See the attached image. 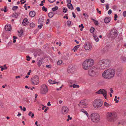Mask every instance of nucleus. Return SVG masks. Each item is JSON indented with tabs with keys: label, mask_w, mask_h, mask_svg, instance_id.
Segmentation results:
<instances>
[{
	"label": "nucleus",
	"mask_w": 126,
	"mask_h": 126,
	"mask_svg": "<svg viewBox=\"0 0 126 126\" xmlns=\"http://www.w3.org/2000/svg\"><path fill=\"white\" fill-rule=\"evenodd\" d=\"M48 0L49 2L52 3L54 2L55 0Z\"/></svg>",
	"instance_id": "52"
},
{
	"label": "nucleus",
	"mask_w": 126,
	"mask_h": 126,
	"mask_svg": "<svg viewBox=\"0 0 126 126\" xmlns=\"http://www.w3.org/2000/svg\"><path fill=\"white\" fill-rule=\"evenodd\" d=\"M54 14L53 13V12H50L48 14V16L49 17H50V18H51L52 17H53V16H54Z\"/></svg>",
	"instance_id": "21"
},
{
	"label": "nucleus",
	"mask_w": 126,
	"mask_h": 126,
	"mask_svg": "<svg viewBox=\"0 0 126 126\" xmlns=\"http://www.w3.org/2000/svg\"><path fill=\"white\" fill-rule=\"evenodd\" d=\"M5 29L6 31H9L11 30V25L9 24H7L6 25L5 27Z\"/></svg>",
	"instance_id": "15"
},
{
	"label": "nucleus",
	"mask_w": 126,
	"mask_h": 126,
	"mask_svg": "<svg viewBox=\"0 0 126 126\" xmlns=\"http://www.w3.org/2000/svg\"><path fill=\"white\" fill-rule=\"evenodd\" d=\"M91 118L92 121L95 123L99 122L100 120L99 115L96 113H92L91 115Z\"/></svg>",
	"instance_id": "6"
},
{
	"label": "nucleus",
	"mask_w": 126,
	"mask_h": 126,
	"mask_svg": "<svg viewBox=\"0 0 126 126\" xmlns=\"http://www.w3.org/2000/svg\"><path fill=\"white\" fill-rule=\"evenodd\" d=\"M72 14L73 15V17H74V18H75L76 16L74 13L73 12L72 13Z\"/></svg>",
	"instance_id": "58"
},
{
	"label": "nucleus",
	"mask_w": 126,
	"mask_h": 126,
	"mask_svg": "<svg viewBox=\"0 0 126 126\" xmlns=\"http://www.w3.org/2000/svg\"><path fill=\"white\" fill-rule=\"evenodd\" d=\"M68 109L67 107L63 106L62 108V111L63 114H66L68 112Z\"/></svg>",
	"instance_id": "14"
},
{
	"label": "nucleus",
	"mask_w": 126,
	"mask_h": 126,
	"mask_svg": "<svg viewBox=\"0 0 126 126\" xmlns=\"http://www.w3.org/2000/svg\"><path fill=\"white\" fill-rule=\"evenodd\" d=\"M117 17H118V16H117V15L116 14H115L114 16V20L116 21L117 20L116 18H117Z\"/></svg>",
	"instance_id": "46"
},
{
	"label": "nucleus",
	"mask_w": 126,
	"mask_h": 126,
	"mask_svg": "<svg viewBox=\"0 0 126 126\" xmlns=\"http://www.w3.org/2000/svg\"><path fill=\"white\" fill-rule=\"evenodd\" d=\"M116 113L113 111L108 112L107 114V120L110 122H114L116 120L117 118Z\"/></svg>",
	"instance_id": "4"
},
{
	"label": "nucleus",
	"mask_w": 126,
	"mask_h": 126,
	"mask_svg": "<svg viewBox=\"0 0 126 126\" xmlns=\"http://www.w3.org/2000/svg\"><path fill=\"white\" fill-rule=\"evenodd\" d=\"M42 60H39L37 63V64L38 65V66L40 67L42 63Z\"/></svg>",
	"instance_id": "25"
},
{
	"label": "nucleus",
	"mask_w": 126,
	"mask_h": 126,
	"mask_svg": "<svg viewBox=\"0 0 126 126\" xmlns=\"http://www.w3.org/2000/svg\"><path fill=\"white\" fill-rule=\"evenodd\" d=\"M26 2V1H24V0H21L20 2L21 3V4L24 3Z\"/></svg>",
	"instance_id": "44"
},
{
	"label": "nucleus",
	"mask_w": 126,
	"mask_h": 126,
	"mask_svg": "<svg viewBox=\"0 0 126 126\" xmlns=\"http://www.w3.org/2000/svg\"><path fill=\"white\" fill-rule=\"evenodd\" d=\"M67 24L68 26H69L71 24V21L69 20L67 22Z\"/></svg>",
	"instance_id": "39"
},
{
	"label": "nucleus",
	"mask_w": 126,
	"mask_h": 126,
	"mask_svg": "<svg viewBox=\"0 0 126 126\" xmlns=\"http://www.w3.org/2000/svg\"><path fill=\"white\" fill-rule=\"evenodd\" d=\"M103 105L102 100L100 99L95 100L93 103L94 107L95 108H99L101 107Z\"/></svg>",
	"instance_id": "5"
},
{
	"label": "nucleus",
	"mask_w": 126,
	"mask_h": 126,
	"mask_svg": "<svg viewBox=\"0 0 126 126\" xmlns=\"http://www.w3.org/2000/svg\"><path fill=\"white\" fill-rule=\"evenodd\" d=\"M67 1L68 3V4H70L72 6V4L71 3V0H67Z\"/></svg>",
	"instance_id": "47"
},
{
	"label": "nucleus",
	"mask_w": 126,
	"mask_h": 126,
	"mask_svg": "<svg viewBox=\"0 0 126 126\" xmlns=\"http://www.w3.org/2000/svg\"><path fill=\"white\" fill-rule=\"evenodd\" d=\"M110 17H105L104 19V22L106 23H109L110 21Z\"/></svg>",
	"instance_id": "16"
},
{
	"label": "nucleus",
	"mask_w": 126,
	"mask_h": 126,
	"mask_svg": "<svg viewBox=\"0 0 126 126\" xmlns=\"http://www.w3.org/2000/svg\"><path fill=\"white\" fill-rule=\"evenodd\" d=\"M79 28H80L81 27L82 29H83L84 28V27L83 26V25L82 24H81L80 25H79Z\"/></svg>",
	"instance_id": "53"
},
{
	"label": "nucleus",
	"mask_w": 126,
	"mask_h": 126,
	"mask_svg": "<svg viewBox=\"0 0 126 126\" xmlns=\"http://www.w3.org/2000/svg\"><path fill=\"white\" fill-rule=\"evenodd\" d=\"M58 9V7L57 6H55L52 9V10L53 12L57 10Z\"/></svg>",
	"instance_id": "27"
},
{
	"label": "nucleus",
	"mask_w": 126,
	"mask_h": 126,
	"mask_svg": "<svg viewBox=\"0 0 126 126\" xmlns=\"http://www.w3.org/2000/svg\"><path fill=\"white\" fill-rule=\"evenodd\" d=\"M63 18H66V19H68V17L67 16H63Z\"/></svg>",
	"instance_id": "64"
},
{
	"label": "nucleus",
	"mask_w": 126,
	"mask_h": 126,
	"mask_svg": "<svg viewBox=\"0 0 126 126\" xmlns=\"http://www.w3.org/2000/svg\"><path fill=\"white\" fill-rule=\"evenodd\" d=\"M110 36L113 37L114 38L117 37L118 34L117 33V31L115 30H113L111 31L110 33Z\"/></svg>",
	"instance_id": "11"
},
{
	"label": "nucleus",
	"mask_w": 126,
	"mask_h": 126,
	"mask_svg": "<svg viewBox=\"0 0 126 126\" xmlns=\"http://www.w3.org/2000/svg\"><path fill=\"white\" fill-rule=\"evenodd\" d=\"M35 13L34 11H31L29 13V15L32 17H34L35 15Z\"/></svg>",
	"instance_id": "18"
},
{
	"label": "nucleus",
	"mask_w": 126,
	"mask_h": 126,
	"mask_svg": "<svg viewBox=\"0 0 126 126\" xmlns=\"http://www.w3.org/2000/svg\"><path fill=\"white\" fill-rule=\"evenodd\" d=\"M20 13H16L15 12V13H13L12 15V16L16 18H17L18 16L19 15Z\"/></svg>",
	"instance_id": "19"
},
{
	"label": "nucleus",
	"mask_w": 126,
	"mask_h": 126,
	"mask_svg": "<svg viewBox=\"0 0 126 126\" xmlns=\"http://www.w3.org/2000/svg\"><path fill=\"white\" fill-rule=\"evenodd\" d=\"M104 105L105 106L107 107L110 106V105L107 103L106 102H105L104 103Z\"/></svg>",
	"instance_id": "41"
},
{
	"label": "nucleus",
	"mask_w": 126,
	"mask_h": 126,
	"mask_svg": "<svg viewBox=\"0 0 126 126\" xmlns=\"http://www.w3.org/2000/svg\"><path fill=\"white\" fill-rule=\"evenodd\" d=\"M4 8V9L3 10L4 12H6L7 11V10L6 9L7 8V7H6V6H5Z\"/></svg>",
	"instance_id": "49"
},
{
	"label": "nucleus",
	"mask_w": 126,
	"mask_h": 126,
	"mask_svg": "<svg viewBox=\"0 0 126 126\" xmlns=\"http://www.w3.org/2000/svg\"><path fill=\"white\" fill-rule=\"evenodd\" d=\"M53 81L54 83V84L56 83H57V85H58V84H60L59 82H56L55 81Z\"/></svg>",
	"instance_id": "61"
},
{
	"label": "nucleus",
	"mask_w": 126,
	"mask_h": 126,
	"mask_svg": "<svg viewBox=\"0 0 126 126\" xmlns=\"http://www.w3.org/2000/svg\"><path fill=\"white\" fill-rule=\"evenodd\" d=\"M48 89L47 86L45 84H43L41 86V88L40 90V93L41 94H45L48 91Z\"/></svg>",
	"instance_id": "9"
},
{
	"label": "nucleus",
	"mask_w": 126,
	"mask_h": 126,
	"mask_svg": "<svg viewBox=\"0 0 126 126\" xmlns=\"http://www.w3.org/2000/svg\"><path fill=\"white\" fill-rule=\"evenodd\" d=\"M23 110L24 111H25L26 110V108L25 107H23Z\"/></svg>",
	"instance_id": "63"
},
{
	"label": "nucleus",
	"mask_w": 126,
	"mask_h": 126,
	"mask_svg": "<svg viewBox=\"0 0 126 126\" xmlns=\"http://www.w3.org/2000/svg\"><path fill=\"white\" fill-rule=\"evenodd\" d=\"M99 63L100 69L103 70L109 67L111 65L110 61L108 59H104L99 61Z\"/></svg>",
	"instance_id": "1"
},
{
	"label": "nucleus",
	"mask_w": 126,
	"mask_h": 126,
	"mask_svg": "<svg viewBox=\"0 0 126 126\" xmlns=\"http://www.w3.org/2000/svg\"><path fill=\"white\" fill-rule=\"evenodd\" d=\"M63 12L64 13H66L67 11V8L65 9V8H63Z\"/></svg>",
	"instance_id": "51"
},
{
	"label": "nucleus",
	"mask_w": 126,
	"mask_h": 126,
	"mask_svg": "<svg viewBox=\"0 0 126 126\" xmlns=\"http://www.w3.org/2000/svg\"><path fill=\"white\" fill-rule=\"evenodd\" d=\"M94 28L93 27H92L90 30V32L92 33H93L94 32Z\"/></svg>",
	"instance_id": "31"
},
{
	"label": "nucleus",
	"mask_w": 126,
	"mask_h": 126,
	"mask_svg": "<svg viewBox=\"0 0 126 126\" xmlns=\"http://www.w3.org/2000/svg\"><path fill=\"white\" fill-rule=\"evenodd\" d=\"M63 62L62 60H59L57 62V64L58 65H60L62 64Z\"/></svg>",
	"instance_id": "35"
},
{
	"label": "nucleus",
	"mask_w": 126,
	"mask_h": 126,
	"mask_svg": "<svg viewBox=\"0 0 126 126\" xmlns=\"http://www.w3.org/2000/svg\"><path fill=\"white\" fill-rule=\"evenodd\" d=\"M18 8V7L17 6H14L13 7L12 10L15 11Z\"/></svg>",
	"instance_id": "37"
},
{
	"label": "nucleus",
	"mask_w": 126,
	"mask_h": 126,
	"mask_svg": "<svg viewBox=\"0 0 126 126\" xmlns=\"http://www.w3.org/2000/svg\"><path fill=\"white\" fill-rule=\"evenodd\" d=\"M67 6L68 8L72 10L74 9L72 5V6L70 4H67Z\"/></svg>",
	"instance_id": "22"
},
{
	"label": "nucleus",
	"mask_w": 126,
	"mask_h": 126,
	"mask_svg": "<svg viewBox=\"0 0 126 126\" xmlns=\"http://www.w3.org/2000/svg\"><path fill=\"white\" fill-rule=\"evenodd\" d=\"M28 21L27 18H25L23 20L22 24L24 26L28 24Z\"/></svg>",
	"instance_id": "17"
},
{
	"label": "nucleus",
	"mask_w": 126,
	"mask_h": 126,
	"mask_svg": "<svg viewBox=\"0 0 126 126\" xmlns=\"http://www.w3.org/2000/svg\"><path fill=\"white\" fill-rule=\"evenodd\" d=\"M50 102L49 101L48 102V103L47 104V105L48 106H50L51 105V104H50Z\"/></svg>",
	"instance_id": "62"
},
{
	"label": "nucleus",
	"mask_w": 126,
	"mask_h": 126,
	"mask_svg": "<svg viewBox=\"0 0 126 126\" xmlns=\"http://www.w3.org/2000/svg\"><path fill=\"white\" fill-rule=\"evenodd\" d=\"M74 69L72 65L69 66L68 68L67 72L68 73L71 74L74 73Z\"/></svg>",
	"instance_id": "12"
},
{
	"label": "nucleus",
	"mask_w": 126,
	"mask_h": 126,
	"mask_svg": "<svg viewBox=\"0 0 126 126\" xmlns=\"http://www.w3.org/2000/svg\"><path fill=\"white\" fill-rule=\"evenodd\" d=\"M43 11L45 12H46L47 11V8L45 7L44 6H43L42 9Z\"/></svg>",
	"instance_id": "38"
},
{
	"label": "nucleus",
	"mask_w": 126,
	"mask_h": 126,
	"mask_svg": "<svg viewBox=\"0 0 126 126\" xmlns=\"http://www.w3.org/2000/svg\"><path fill=\"white\" fill-rule=\"evenodd\" d=\"M44 20V19L42 18H39L38 20V22L39 24H43Z\"/></svg>",
	"instance_id": "20"
},
{
	"label": "nucleus",
	"mask_w": 126,
	"mask_h": 126,
	"mask_svg": "<svg viewBox=\"0 0 126 126\" xmlns=\"http://www.w3.org/2000/svg\"><path fill=\"white\" fill-rule=\"evenodd\" d=\"M94 23L95 25L96 26H98V21L95 20L94 22Z\"/></svg>",
	"instance_id": "40"
},
{
	"label": "nucleus",
	"mask_w": 126,
	"mask_h": 126,
	"mask_svg": "<svg viewBox=\"0 0 126 126\" xmlns=\"http://www.w3.org/2000/svg\"><path fill=\"white\" fill-rule=\"evenodd\" d=\"M96 93L98 94H103L104 97L106 99L107 92L104 89H101Z\"/></svg>",
	"instance_id": "10"
},
{
	"label": "nucleus",
	"mask_w": 126,
	"mask_h": 126,
	"mask_svg": "<svg viewBox=\"0 0 126 126\" xmlns=\"http://www.w3.org/2000/svg\"><path fill=\"white\" fill-rule=\"evenodd\" d=\"M31 83L34 85L38 84L39 82V78L37 76H35L31 79Z\"/></svg>",
	"instance_id": "8"
},
{
	"label": "nucleus",
	"mask_w": 126,
	"mask_h": 126,
	"mask_svg": "<svg viewBox=\"0 0 126 126\" xmlns=\"http://www.w3.org/2000/svg\"><path fill=\"white\" fill-rule=\"evenodd\" d=\"M123 15L124 17L126 16V11H125L123 13Z\"/></svg>",
	"instance_id": "48"
},
{
	"label": "nucleus",
	"mask_w": 126,
	"mask_h": 126,
	"mask_svg": "<svg viewBox=\"0 0 126 126\" xmlns=\"http://www.w3.org/2000/svg\"><path fill=\"white\" fill-rule=\"evenodd\" d=\"M111 13L112 11L111 10H109L108 12V14L109 15L110 14H111Z\"/></svg>",
	"instance_id": "54"
},
{
	"label": "nucleus",
	"mask_w": 126,
	"mask_h": 126,
	"mask_svg": "<svg viewBox=\"0 0 126 126\" xmlns=\"http://www.w3.org/2000/svg\"><path fill=\"white\" fill-rule=\"evenodd\" d=\"M88 74L90 76L95 77L98 76V74L97 72L96 69L93 67L90 69L88 71Z\"/></svg>",
	"instance_id": "7"
},
{
	"label": "nucleus",
	"mask_w": 126,
	"mask_h": 126,
	"mask_svg": "<svg viewBox=\"0 0 126 126\" xmlns=\"http://www.w3.org/2000/svg\"><path fill=\"white\" fill-rule=\"evenodd\" d=\"M45 0H43L41 2V3L39 4L40 6H42L44 5L43 3L45 2Z\"/></svg>",
	"instance_id": "33"
},
{
	"label": "nucleus",
	"mask_w": 126,
	"mask_h": 126,
	"mask_svg": "<svg viewBox=\"0 0 126 126\" xmlns=\"http://www.w3.org/2000/svg\"><path fill=\"white\" fill-rule=\"evenodd\" d=\"M121 58L123 61H126V58L125 57L123 56H122L121 57Z\"/></svg>",
	"instance_id": "36"
},
{
	"label": "nucleus",
	"mask_w": 126,
	"mask_h": 126,
	"mask_svg": "<svg viewBox=\"0 0 126 126\" xmlns=\"http://www.w3.org/2000/svg\"><path fill=\"white\" fill-rule=\"evenodd\" d=\"M114 100L115 101V103H117L119 102L118 100H117V98H115L114 99Z\"/></svg>",
	"instance_id": "60"
},
{
	"label": "nucleus",
	"mask_w": 126,
	"mask_h": 126,
	"mask_svg": "<svg viewBox=\"0 0 126 126\" xmlns=\"http://www.w3.org/2000/svg\"><path fill=\"white\" fill-rule=\"evenodd\" d=\"M18 32L19 33L18 36L19 37H20L22 36L23 33V32L22 30H21L20 32L18 31Z\"/></svg>",
	"instance_id": "29"
},
{
	"label": "nucleus",
	"mask_w": 126,
	"mask_h": 126,
	"mask_svg": "<svg viewBox=\"0 0 126 126\" xmlns=\"http://www.w3.org/2000/svg\"><path fill=\"white\" fill-rule=\"evenodd\" d=\"M35 26V24L33 23H31L30 24V26L31 27H34Z\"/></svg>",
	"instance_id": "34"
},
{
	"label": "nucleus",
	"mask_w": 126,
	"mask_h": 126,
	"mask_svg": "<svg viewBox=\"0 0 126 126\" xmlns=\"http://www.w3.org/2000/svg\"><path fill=\"white\" fill-rule=\"evenodd\" d=\"M40 25H39L38 26V27L40 28L41 29V28L43 26V24H40Z\"/></svg>",
	"instance_id": "50"
},
{
	"label": "nucleus",
	"mask_w": 126,
	"mask_h": 126,
	"mask_svg": "<svg viewBox=\"0 0 126 126\" xmlns=\"http://www.w3.org/2000/svg\"><path fill=\"white\" fill-rule=\"evenodd\" d=\"M81 111L83 112V113H84L85 114H86L87 116H88V113L86 111L84 110V109H82L81 110Z\"/></svg>",
	"instance_id": "28"
},
{
	"label": "nucleus",
	"mask_w": 126,
	"mask_h": 126,
	"mask_svg": "<svg viewBox=\"0 0 126 126\" xmlns=\"http://www.w3.org/2000/svg\"><path fill=\"white\" fill-rule=\"evenodd\" d=\"M49 19H47V22H46V24H47L49 23Z\"/></svg>",
	"instance_id": "59"
},
{
	"label": "nucleus",
	"mask_w": 126,
	"mask_h": 126,
	"mask_svg": "<svg viewBox=\"0 0 126 126\" xmlns=\"http://www.w3.org/2000/svg\"><path fill=\"white\" fill-rule=\"evenodd\" d=\"M96 10H97L98 12V13H99L100 14H101V11H99L98 10V8H97Z\"/></svg>",
	"instance_id": "56"
},
{
	"label": "nucleus",
	"mask_w": 126,
	"mask_h": 126,
	"mask_svg": "<svg viewBox=\"0 0 126 126\" xmlns=\"http://www.w3.org/2000/svg\"><path fill=\"white\" fill-rule=\"evenodd\" d=\"M80 105H84L85 104V103L83 101H81L80 102Z\"/></svg>",
	"instance_id": "45"
},
{
	"label": "nucleus",
	"mask_w": 126,
	"mask_h": 126,
	"mask_svg": "<svg viewBox=\"0 0 126 126\" xmlns=\"http://www.w3.org/2000/svg\"><path fill=\"white\" fill-rule=\"evenodd\" d=\"M115 71L114 69H109L105 70L102 73V76L104 78L110 79L114 76Z\"/></svg>",
	"instance_id": "2"
},
{
	"label": "nucleus",
	"mask_w": 126,
	"mask_h": 126,
	"mask_svg": "<svg viewBox=\"0 0 126 126\" xmlns=\"http://www.w3.org/2000/svg\"><path fill=\"white\" fill-rule=\"evenodd\" d=\"M31 114H32V115L31 116V118H33V117L34 116V114L33 113H32V112L31 111H30L29 112V113L28 115L29 116H31Z\"/></svg>",
	"instance_id": "23"
},
{
	"label": "nucleus",
	"mask_w": 126,
	"mask_h": 126,
	"mask_svg": "<svg viewBox=\"0 0 126 126\" xmlns=\"http://www.w3.org/2000/svg\"><path fill=\"white\" fill-rule=\"evenodd\" d=\"M79 45H77L76 46H75L73 49V50H74V51L75 52L77 51V49L79 47Z\"/></svg>",
	"instance_id": "26"
},
{
	"label": "nucleus",
	"mask_w": 126,
	"mask_h": 126,
	"mask_svg": "<svg viewBox=\"0 0 126 126\" xmlns=\"http://www.w3.org/2000/svg\"><path fill=\"white\" fill-rule=\"evenodd\" d=\"M94 37L95 40L96 42H98L99 41V39L98 37L96 36H94Z\"/></svg>",
	"instance_id": "30"
},
{
	"label": "nucleus",
	"mask_w": 126,
	"mask_h": 126,
	"mask_svg": "<svg viewBox=\"0 0 126 126\" xmlns=\"http://www.w3.org/2000/svg\"><path fill=\"white\" fill-rule=\"evenodd\" d=\"M76 9L78 11H80V8L79 7H78L76 8Z\"/></svg>",
	"instance_id": "57"
},
{
	"label": "nucleus",
	"mask_w": 126,
	"mask_h": 126,
	"mask_svg": "<svg viewBox=\"0 0 126 126\" xmlns=\"http://www.w3.org/2000/svg\"><path fill=\"white\" fill-rule=\"evenodd\" d=\"M94 63L93 59H87L83 62L82 65L83 68L85 70H87L92 66Z\"/></svg>",
	"instance_id": "3"
},
{
	"label": "nucleus",
	"mask_w": 126,
	"mask_h": 126,
	"mask_svg": "<svg viewBox=\"0 0 126 126\" xmlns=\"http://www.w3.org/2000/svg\"><path fill=\"white\" fill-rule=\"evenodd\" d=\"M106 9L107 10H108L109 8V5L108 4H107L106 5Z\"/></svg>",
	"instance_id": "55"
},
{
	"label": "nucleus",
	"mask_w": 126,
	"mask_h": 126,
	"mask_svg": "<svg viewBox=\"0 0 126 126\" xmlns=\"http://www.w3.org/2000/svg\"><path fill=\"white\" fill-rule=\"evenodd\" d=\"M49 82L51 84H54V83L53 81L51 79H49L48 80Z\"/></svg>",
	"instance_id": "43"
},
{
	"label": "nucleus",
	"mask_w": 126,
	"mask_h": 126,
	"mask_svg": "<svg viewBox=\"0 0 126 126\" xmlns=\"http://www.w3.org/2000/svg\"><path fill=\"white\" fill-rule=\"evenodd\" d=\"M26 57L27 58L26 60L27 61H30V58L29 56H26Z\"/></svg>",
	"instance_id": "42"
},
{
	"label": "nucleus",
	"mask_w": 126,
	"mask_h": 126,
	"mask_svg": "<svg viewBox=\"0 0 126 126\" xmlns=\"http://www.w3.org/2000/svg\"><path fill=\"white\" fill-rule=\"evenodd\" d=\"M92 47L90 44L89 42H87L84 45V47L86 50H89Z\"/></svg>",
	"instance_id": "13"
},
{
	"label": "nucleus",
	"mask_w": 126,
	"mask_h": 126,
	"mask_svg": "<svg viewBox=\"0 0 126 126\" xmlns=\"http://www.w3.org/2000/svg\"><path fill=\"white\" fill-rule=\"evenodd\" d=\"M0 68H1V71H3L4 69H7V67L6 66H5L4 67H2L0 66Z\"/></svg>",
	"instance_id": "32"
},
{
	"label": "nucleus",
	"mask_w": 126,
	"mask_h": 126,
	"mask_svg": "<svg viewBox=\"0 0 126 126\" xmlns=\"http://www.w3.org/2000/svg\"><path fill=\"white\" fill-rule=\"evenodd\" d=\"M70 87H73V88H76V87L79 88V86L78 85H75V84H74L73 85H71L70 86Z\"/></svg>",
	"instance_id": "24"
}]
</instances>
